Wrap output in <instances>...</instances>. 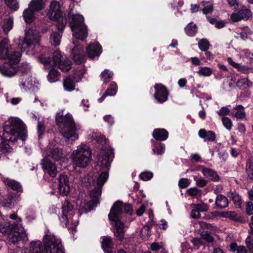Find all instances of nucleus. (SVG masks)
<instances>
[{
    "label": "nucleus",
    "mask_w": 253,
    "mask_h": 253,
    "mask_svg": "<svg viewBox=\"0 0 253 253\" xmlns=\"http://www.w3.org/2000/svg\"><path fill=\"white\" fill-rule=\"evenodd\" d=\"M3 136H0V151L3 153L12 151L11 145L20 139L24 141L27 137V127L18 118H12L5 121L3 126Z\"/></svg>",
    "instance_id": "obj_1"
},
{
    "label": "nucleus",
    "mask_w": 253,
    "mask_h": 253,
    "mask_svg": "<svg viewBox=\"0 0 253 253\" xmlns=\"http://www.w3.org/2000/svg\"><path fill=\"white\" fill-rule=\"evenodd\" d=\"M9 42L5 38L0 41V73L4 77L11 78L17 73L21 53L13 50Z\"/></svg>",
    "instance_id": "obj_2"
},
{
    "label": "nucleus",
    "mask_w": 253,
    "mask_h": 253,
    "mask_svg": "<svg viewBox=\"0 0 253 253\" xmlns=\"http://www.w3.org/2000/svg\"><path fill=\"white\" fill-rule=\"evenodd\" d=\"M39 59L45 68L50 69L47 79L51 83L57 82L60 76V73L54 68L58 67L63 72H67L71 68V62L67 58H63L59 50L55 51L51 58L49 54H42L39 57Z\"/></svg>",
    "instance_id": "obj_3"
},
{
    "label": "nucleus",
    "mask_w": 253,
    "mask_h": 253,
    "mask_svg": "<svg viewBox=\"0 0 253 253\" xmlns=\"http://www.w3.org/2000/svg\"><path fill=\"white\" fill-rule=\"evenodd\" d=\"M40 33L36 29H29L25 31V38L19 37L14 40V42L21 52L26 51L28 55H36L39 51H43L42 54L49 53V49L39 45Z\"/></svg>",
    "instance_id": "obj_4"
},
{
    "label": "nucleus",
    "mask_w": 253,
    "mask_h": 253,
    "mask_svg": "<svg viewBox=\"0 0 253 253\" xmlns=\"http://www.w3.org/2000/svg\"><path fill=\"white\" fill-rule=\"evenodd\" d=\"M44 157L42 160V168L44 172V176H49L52 178L56 176L57 172L55 164L48 160L51 158L55 161L60 160L63 157L62 149L56 140L50 141L46 149L42 151Z\"/></svg>",
    "instance_id": "obj_5"
},
{
    "label": "nucleus",
    "mask_w": 253,
    "mask_h": 253,
    "mask_svg": "<svg viewBox=\"0 0 253 253\" xmlns=\"http://www.w3.org/2000/svg\"><path fill=\"white\" fill-rule=\"evenodd\" d=\"M98 142L102 145L98 156L97 166L103 170L97 178V186L102 188L109 177L108 171L112 160L113 150L106 144V140L103 135L99 136Z\"/></svg>",
    "instance_id": "obj_6"
},
{
    "label": "nucleus",
    "mask_w": 253,
    "mask_h": 253,
    "mask_svg": "<svg viewBox=\"0 0 253 253\" xmlns=\"http://www.w3.org/2000/svg\"><path fill=\"white\" fill-rule=\"evenodd\" d=\"M132 211V208L130 204H123L120 201L115 202L110 210L108 217L111 223L115 226V236L120 240L123 239L124 234V224L122 220L124 215V212L131 214Z\"/></svg>",
    "instance_id": "obj_7"
},
{
    "label": "nucleus",
    "mask_w": 253,
    "mask_h": 253,
    "mask_svg": "<svg viewBox=\"0 0 253 253\" xmlns=\"http://www.w3.org/2000/svg\"><path fill=\"white\" fill-rule=\"evenodd\" d=\"M56 121L62 135L66 139L75 141L78 139V130L81 126L75 124L72 116L67 113L64 115L63 110L57 112Z\"/></svg>",
    "instance_id": "obj_8"
},
{
    "label": "nucleus",
    "mask_w": 253,
    "mask_h": 253,
    "mask_svg": "<svg viewBox=\"0 0 253 253\" xmlns=\"http://www.w3.org/2000/svg\"><path fill=\"white\" fill-rule=\"evenodd\" d=\"M9 217L12 219H17L18 223H10L9 221L3 220V222L0 224V232L7 236L9 241L15 244L22 240L25 241L27 240L26 233L23 231H20V223L22 221L20 217H18L17 214L13 213L10 215Z\"/></svg>",
    "instance_id": "obj_9"
},
{
    "label": "nucleus",
    "mask_w": 253,
    "mask_h": 253,
    "mask_svg": "<svg viewBox=\"0 0 253 253\" xmlns=\"http://www.w3.org/2000/svg\"><path fill=\"white\" fill-rule=\"evenodd\" d=\"M73 166L85 168L91 160V151L90 147L84 143L78 145L71 155Z\"/></svg>",
    "instance_id": "obj_10"
},
{
    "label": "nucleus",
    "mask_w": 253,
    "mask_h": 253,
    "mask_svg": "<svg viewBox=\"0 0 253 253\" xmlns=\"http://www.w3.org/2000/svg\"><path fill=\"white\" fill-rule=\"evenodd\" d=\"M73 209L72 204L68 200H65L62 203V213L59 219L66 227L74 229L78 224L80 213L77 212L76 214V211Z\"/></svg>",
    "instance_id": "obj_11"
},
{
    "label": "nucleus",
    "mask_w": 253,
    "mask_h": 253,
    "mask_svg": "<svg viewBox=\"0 0 253 253\" xmlns=\"http://www.w3.org/2000/svg\"><path fill=\"white\" fill-rule=\"evenodd\" d=\"M70 26L73 36L77 39L84 40L87 36V26L84 24V18L81 14L73 15L69 17Z\"/></svg>",
    "instance_id": "obj_12"
},
{
    "label": "nucleus",
    "mask_w": 253,
    "mask_h": 253,
    "mask_svg": "<svg viewBox=\"0 0 253 253\" xmlns=\"http://www.w3.org/2000/svg\"><path fill=\"white\" fill-rule=\"evenodd\" d=\"M102 188L97 186L89 192L91 200L86 201L82 198H78L76 203L79 209L82 212H87L93 209L94 206L98 203V199L101 196Z\"/></svg>",
    "instance_id": "obj_13"
},
{
    "label": "nucleus",
    "mask_w": 253,
    "mask_h": 253,
    "mask_svg": "<svg viewBox=\"0 0 253 253\" xmlns=\"http://www.w3.org/2000/svg\"><path fill=\"white\" fill-rule=\"evenodd\" d=\"M43 242L47 245L48 253H64L61 241L48 230L43 237Z\"/></svg>",
    "instance_id": "obj_14"
},
{
    "label": "nucleus",
    "mask_w": 253,
    "mask_h": 253,
    "mask_svg": "<svg viewBox=\"0 0 253 253\" xmlns=\"http://www.w3.org/2000/svg\"><path fill=\"white\" fill-rule=\"evenodd\" d=\"M48 18L52 20L61 22V20L66 17L63 16V13L60 9V3L57 1H52L50 5V9L47 13Z\"/></svg>",
    "instance_id": "obj_15"
},
{
    "label": "nucleus",
    "mask_w": 253,
    "mask_h": 253,
    "mask_svg": "<svg viewBox=\"0 0 253 253\" xmlns=\"http://www.w3.org/2000/svg\"><path fill=\"white\" fill-rule=\"evenodd\" d=\"M67 23L66 18H63L61 22H58L56 26L58 29L57 32H53L51 34L50 41L52 44L54 46L59 45L61 41L63 31Z\"/></svg>",
    "instance_id": "obj_16"
},
{
    "label": "nucleus",
    "mask_w": 253,
    "mask_h": 253,
    "mask_svg": "<svg viewBox=\"0 0 253 253\" xmlns=\"http://www.w3.org/2000/svg\"><path fill=\"white\" fill-rule=\"evenodd\" d=\"M155 92L154 96L159 103H164L168 100L169 92L166 87L160 84H156L154 86Z\"/></svg>",
    "instance_id": "obj_17"
},
{
    "label": "nucleus",
    "mask_w": 253,
    "mask_h": 253,
    "mask_svg": "<svg viewBox=\"0 0 253 253\" xmlns=\"http://www.w3.org/2000/svg\"><path fill=\"white\" fill-rule=\"evenodd\" d=\"M58 189L60 194L67 196L70 191V186L68 176L65 174H60L58 178Z\"/></svg>",
    "instance_id": "obj_18"
},
{
    "label": "nucleus",
    "mask_w": 253,
    "mask_h": 253,
    "mask_svg": "<svg viewBox=\"0 0 253 253\" xmlns=\"http://www.w3.org/2000/svg\"><path fill=\"white\" fill-rule=\"evenodd\" d=\"M37 84L38 81L32 75L22 77L19 79V86L24 91L32 89Z\"/></svg>",
    "instance_id": "obj_19"
},
{
    "label": "nucleus",
    "mask_w": 253,
    "mask_h": 253,
    "mask_svg": "<svg viewBox=\"0 0 253 253\" xmlns=\"http://www.w3.org/2000/svg\"><path fill=\"white\" fill-rule=\"evenodd\" d=\"M73 44L75 45L72 50L73 59L78 64H81L85 59L84 48L77 44V41H73Z\"/></svg>",
    "instance_id": "obj_20"
},
{
    "label": "nucleus",
    "mask_w": 253,
    "mask_h": 253,
    "mask_svg": "<svg viewBox=\"0 0 253 253\" xmlns=\"http://www.w3.org/2000/svg\"><path fill=\"white\" fill-rule=\"evenodd\" d=\"M88 56L90 58L93 59L98 57L102 52V47L98 42L90 44L86 48Z\"/></svg>",
    "instance_id": "obj_21"
},
{
    "label": "nucleus",
    "mask_w": 253,
    "mask_h": 253,
    "mask_svg": "<svg viewBox=\"0 0 253 253\" xmlns=\"http://www.w3.org/2000/svg\"><path fill=\"white\" fill-rule=\"evenodd\" d=\"M201 171L204 176L210 180L214 182L219 180V176L217 172L211 168L202 167Z\"/></svg>",
    "instance_id": "obj_22"
},
{
    "label": "nucleus",
    "mask_w": 253,
    "mask_h": 253,
    "mask_svg": "<svg viewBox=\"0 0 253 253\" xmlns=\"http://www.w3.org/2000/svg\"><path fill=\"white\" fill-rule=\"evenodd\" d=\"M17 73L21 78L32 75L31 65L27 62L21 63L19 66L17 65Z\"/></svg>",
    "instance_id": "obj_23"
},
{
    "label": "nucleus",
    "mask_w": 253,
    "mask_h": 253,
    "mask_svg": "<svg viewBox=\"0 0 253 253\" xmlns=\"http://www.w3.org/2000/svg\"><path fill=\"white\" fill-rule=\"evenodd\" d=\"M3 181L6 185L17 193H22L23 192L22 187L19 182L8 178H4Z\"/></svg>",
    "instance_id": "obj_24"
},
{
    "label": "nucleus",
    "mask_w": 253,
    "mask_h": 253,
    "mask_svg": "<svg viewBox=\"0 0 253 253\" xmlns=\"http://www.w3.org/2000/svg\"><path fill=\"white\" fill-rule=\"evenodd\" d=\"M152 135L153 138L157 140L165 141L168 138L169 133L164 128H156L154 130Z\"/></svg>",
    "instance_id": "obj_25"
},
{
    "label": "nucleus",
    "mask_w": 253,
    "mask_h": 253,
    "mask_svg": "<svg viewBox=\"0 0 253 253\" xmlns=\"http://www.w3.org/2000/svg\"><path fill=\"white\" fill-rule=\"evenodd\" d=\"M85 73L86 69L84 66L80 65L76 67L73 70V80L77 83L79 82Z\"/></svg>",
    "instance_id": "obj_26"
},
{
    "label": "nucleus",
    "mask_w": 253,
    "mask_h": 253,
    "mask_svg": "<svg viewBox=\"0 0 253 253\" xmlns=\"http://www.w3.org/2000/svg\"><path fill=\"white\" fill-rule=\"evenodd\" d=\"M152 144V154L156 155H162L164 154L166 149L165 145L159 142L156 143L154 140H151Z\"/></svg>",
    "instance_id": "obj_27"
},
{
    "label": "nucleus",
    "mask_w": 253,
    "mask_h": 253,
    "mask_svg": "<svg viewBox=\"0 0 253 253\" xmlns=\"http://www.w3.org/2000/svg\"><path fill=\"white\" fill-rule=\"evenodd\" d=\"M198 134L200 137L205 139V141L212 142L215 139V133L211 130L207 131L205 129H201L199 131Z\"/></svg>",
    "instance_id": "obj_28"
},
{
    "label": "nucleus",
    "mask_w": 253,
    "mask_h": 253,
    "mask_svg": "<svg viewBox=\"0 0 253 253\" xmlns=\"http://www.w3.org/2000/svg\"><path fill=\"white\" fill-rule=\"evenodd\" d=\"M102 241L101 242V247L105 253H111L113 244L112 239L109 236H104L101 237Z\"/></svg>",
    "instance_id": "obj_29"
},
{
    "label": "nucleus",
    "mask_w": 253,
    "mask_h": 253,
    "mask_svg": "<svg viewBox=\"0 0 253 253\" xmlns=\"http://www.w3.org/2000/svg\"><path fill=\"white\" fill-rule=\"evenodd\" d=\"M46 0H32L29 4V7L34 11H40L45 5Z\"/></svg>",
    "instance_id": "obj_30"
},
{
    "label": "nucleus",
    "mask_w": 253,
    "mask_h": 253,
    "mask_svg": "<svg viewBox=\"0 0 253 253\" xmlns=\"http://www.w3.org/2000/svg\"><path fill=\"white\" fill-rule=\"evenodd\" d=\"M227 61L230 65L238 69L239 71L242 73L247 74L249 72L250 69H251L250 68L246 66L241 65V64L234 62L232 58L231 57L227 58Z\"/></svg>",
    "instance_id": "obj_31"
},
{
    "label": "nucleus",
    "mask_w": 253,
    "mask_h": 253,
    "mask_svg": "<svg viewBox=\"0 0 253 253\" xmlns=\"http://www.w3.org/2000/svg\"><path fill=\"white\" fill-rule=\"evenodd\" d=\"M215 205L217 208L222 209L226 208L228 205V201L226 197L222 195L216 196Z\"/></svg>",
    "instance_id": "obj_32"
},
{
    "label": "nucleus",
    "mask_w": 253,
    "mask_h": 253,
    "mask_svg": "<svg viewBox=\"0 0 253 253\" xmlns=\"http://www.w3.org/2000/svg\"><path fill=\"white\" fill-rule=\"evenodd\" d=\"M13 26V19L10 17L4 19L3 23L1 26V28L4 34H7L12 29Z\"/></svg>",
    "instance_id": "obj_33"
},
{
    "label": "nucleus",
    "mask_w": 253,
    "mask_h": 253,
    "mask_svg": "<svg viewBox=\"0 0 253 253\" xmlns=\"http://www.w3.org/2000/svg\"><path fill=\"white\" fill-rule=\"evenodd\" d=\"M76 83L70 77H67L64 80L63 84L64 88L67 91H72L75 89V84Z\"/></svg>",
    "instance_id": "obj_34"
},
{
    "label": "nucleus",
    "mask_w": 253,
    "mask_h": 253,
    "mask_svg": "<svg viewBox=\"0 0 253 253\" xmlns=\"http://www.w3.org/2000/svg\"><path fill=\"white\" fill-rule=\"evenodd\" d=\"M252 83L246 78L239 79L236 82L237 86L240 89H245L252 86Z\"/></svg>",
    "instance_id": "obj_35"
},
{
    "label": "nucleus",
    "mask_w": 253,
    "mask_h": 253,
    "mask_svg": "<svg viewBox=\"0 0 253 253\" xmlns=\"http://www.w3.org/2000/svg\"><path fill=\"white\" fill-rule=\"evenodd\" d=\"M23 17L26 23H32L34 19V10L29 7L28 8L24 11Z\"/></svg>",
    "instance_id": "obj_36"
},
{
    "label": "nucleus",
    "mask_w": 253,
    "mask_h": 253,
    "mask_svg": "<svg viewBox=\"0 0 253 253\" xmlns=\"http://www.w3.org/2000/svg\"><path fill=\"white\" fill-rule=\"evenodd\" d=\"M17 201L15 194L11 191L8 193L7 196L3 198V203L5 205L11 206L14 204Z\"/></svg>",
    "instance_id": "obj_37"
},
{
    "label": "nucleus",
    "mask_w": 253,
    "mask_h": 253,
    "mask_svg": "<svg viewBox=\"0 0 253 253\" xmlns=\"http://www.w3.org/2000/svg\"><path fill=\"white\" fill-rule=\"evenodd\" d=\"M234 116L238 119H244L246 117V113L243 106L239 105L233 108Z\"/></svg>",
    "instance_id": "obj_38"
},
{
    "label": "nucleus",
    "mask_w": 253,
    "mask_h": 253,
    "mask_svg": "<svg viewBox=\"0 0 253 253\" xmlns=\"http://www.w3.org/2000/svg\"><path fill=\"white\" fill-rule=\"evenodd\" d=\"M186 34L190 37L194 36L197 32V27L193 22H190L184 29Z\"/></svg>",
    "instance_id": "obj_39"
},
{
    "label": "nucleus",
    "mask_w": 253,
    "mask_h": 253,
    "mask_svg": "<svg viewBox=\"0 0 253 253\" xmlns=\"http://www.w3.org/2000/svg\"><path fill=\"white\" fill-rule=\"evenodd\" d=\"M246 170L249 178L253 180V158L247 160Z\"/></svg>",
    "instance_id": "obj_40"
},
{
    "label": "nucleus",
    "mask_w": 253,
    "mask_h": 253,
    "mask_svg": "<svg viewBox=\"0 0 253 253\" xmlns=\"http://www.w3.org/2000/svg\"><path fill=\"white\" fill-rule=\"evenodd\" d=\"M197 73L199 76L210 77L213 73V70L207 66L201 67Z\"/></svg>",
    "instance_id": "obj_41"
},
{
    "label": "nucleus",
    "mask_w": 253,
    "mask_h": 253,
    "mask_svg": "<svg viewBox=\"0 0 253 253\" xmlns=\"http://www.w3.org/2000/svg\"><path fill=\"white\" fill-rule=\"evenodd\" d=\"M228 196L232 199L237 207L240 208L241 207V199L239 195L236 192L231 191L228 193Z\"/></svg>",
    "instance_id": "obj_42"
},
{
    "label": "nucleus",
    "mask_w": 253,
    "mask_h": 253,
    "mask_svg": "<svg viewBox=\"0 0 253 253\" xmlns=\"http://www.w3.org/2000/svg\"><path fill=\"white\" fill-rule=\"evenodd\" d=\"M118 90V86L117 84L113 82L111 83L110 87L106 90L105 93L107 94V96H114Z\"/></svg>",
    "instance_id": "obj_43"
},
{
    "label": "nucleus",
    "mask_w": 253,
    "mask_h": 253,
    "mask_svg": "<svg viewBox=\"0 0 253 253\" xmlns=\"http://www.w3.org/2000/svg\"><path fill=\"white\" fill-rule=\"evenodd\" d=\"M6 5L11 10L16 11L19 8V3L17 0H4Z\"/></svg>",
    "instance_id": "obj_44"
},
{
    "label": "nucleus",
    "mask_w": 253,
    "mask_h": 253,
    "mask_svg": "<svg viewBox=\"0 0 253 253\" xmlns=\"http://www.w3.org/2000/svg\"><path fill=\"white\" fill-rule=\"evenodd\" d=\"M113 73L112 71H110L108 69H105L101 73V80L104 83H107L108 81L107 79H111L113 76Z\"/></svg>",
    "instance_id": "obj_45"
},
{
    "label": "nucleus",
    "mask_w": 253,
    "mask_h": 253,
    "mask_svg": "<svg viewBox=\"0 0 253 253\" xmlns=\"http://www.w3.org/2000/svg\"><path fill=\"white\" fill-rule=\"evenodd\" d=\"M230 248L232 251H236L237 253H247V250L244 246H237V244L234 243L230 245Z\"/></svg>",
    "instance_id": "obj_46"
},
{
    "label": "nucleus",
    "mask_w": 253,
    "mask_h": 253,
    "mask_svg": "<svg viewBox=\"0 0 253 253\" xmlns=\"http://www.w3.org/2000/svg\"><path fill=\"white\" fill-rule=\"evenodd\" d=\"M207 18L208 19L209 22L211 24L214 25L215 27L218 29L222 28L225 25V23L223 21H218L215 18H210L209 17Z\"/></svg>",
    "instance_id": "obj_47"
},
{
    "label": "nucleus",
    "mask_w": 253,
    "mask_h": 253,
    "mask_svg": "<svg viewBox=\"0 0 253 253\" xmlns=\"http://www.w3.org/2000/svg\"><path fill=\"white\" fill-rule=\"evenodd\" d=\"M198 46L202 51H206L209 48L210 43L207 40L202 39L198 42Z\"/></svg>",
    "instance_id": "obj_48"
},
{
    "label": "nucleus",
    "mask_w": 253,
    "mask_h": 253,
    "mask_svg": "<svg viewBox=\"0 0 253 253\" xmlns=\"http://www.w3.org/2000/svg\"><path fill=\"white\" fill-rule=\"evenodd\" d=\"M239 12L242 20H247L252 16L251 11L247 8L240 10Z\"/></svg>",
    "instance_id": "obj_49"
},
{
    "label": "nucleus",
    "mask_w": 253,
    "mask_h": 253,
    "mask_svg": "<svg viewBox=\"0 0 253 253\" xmlns=\"http://www.w3.org/2000/svg\"><path fill=\"white\" fill-rule=\"evenodd\" d=\"M222 123L224 126L228 130H231L232 126V123L230 118L224 117L222 119Z\"/></svg>",
    "instance_id": "obj_50"
},
{
    "label": "nucleus",
    "mask_w": 253,
    "mask_h": 253,
    "mask_svg": "<svg viewBox=\"0 0 253 253\" xmlns=\"http://www.w3.org/2000/svg\"><path fill=\"white\" fill-rule=\"evenodd\" d=\"M193 178L196 184L200 187H203L207 184V181L201 177L194 176Z\"/></svg>",
    "instance_id": "obj_51"
},
{
    "label": "nucleus",
    "mask_w": 253,
    "mask_h": 253,
    "mask_svg": "<svg viewBox=\"0 0 253 253\" xmlns=\"http://www.w3.org/2000/svg\"><path fill=\"white\" fill-rule=\"evenodd\" d=\"M201 238L207 242L212 243L214 240L213 238L207 231L202 232L201 233Z\"/></svg>",
    "instance_id": "obj_52"
},
{
    "label": "nucleus",
    "mask_w": 253,
    "mask_h": 253,
    "mask_svg": "<svg viewBox=\"0 0 253 253\" xmlns=\"http://www.w3.org/2000/svg\"><path fill=\"white\" fill-rule=\"evenodd\" d=\"M204 7L202 9V11L204 14H207L212 11L213 6L211 3L210 2H206L204 4Z\"/></svg>",
    "instance_id": "obj_53"
},
{
    "label": "nucleus",
    "mask_w": 253,
    "mask_h": 253,
    "mask_svg": "<svg viewBox=\"0 0 253 253\" xmlns=\"http://www.w3.org/2000/svg\"><path fill=\"white\" fill-rule=\"evenodd\" d=\"M140 178L144 181H148L153 177V173L149 171L141 172L139 175Z\"/></svg>",
    "instance_id": "obj_54"
},
{
    "label": "nucleus",
    "mask_w": 253,
    "mask_h": 253,
    "mask_svg": "<svg viewBox=\"0 0 253 253\" xmlns=\"http://www.w3.org/2000/svg\"><path fill=\"white\" fill-rule=\"evenodd\" d=\"M5 97L6 102H10L11 104L13 105L18 104L22 100V99L20 97H14L9 99L8 98L7 94H5Z\"/></svg>",
    "instance_id": "obj_55"
},
{
    "label": "nucleus",
    "mask_w": 253,
    "mask_h": 253,
    "mask_svg": "<svg viewBox=\"0 0 253 253\" xmlns=\"http://www.w3.org/2000/svg\"><path fill=\"white\" fill-rule=\"evenodd\" d=\"M243 30V31L240 33V35L243 40H246L250 34V30L248 27H244Z\"/></svg>",
    "instance_id": "obj_56"
},
{
    "label": "nucleus",
    "mask_w": 253,
    "mask_h": 253,
    "mask_svg": "<svg viewBox=\"0 0 253 253\" xmlns=\"http://www.w3.org/2000/svg\"><path fill=\"white\" fill-rule=\"evenodd\" d=\"M187 193L192 196L195 197L201 192V190L198 189L197 187H192L187 191Z\"/></svg>",
    "instance_id": "obj_57"
},
{
    "label": "nucleus",
    "mask_w": 253,
    "mask_h": 253,
    "mask_svg": "<svg viewBox=\"0 0 253 253\" xmlns=\"http://www.w3.org/2000/svg\"><path fill=\"white\" fill-rule=\"evenodd\" d=\"M189 184V180L187 178H181L178 181V186L180 188H185Z\"/></svg>",
    "instance_id": "obj_58"
},
{
    "label": "nucleus",
    "mask_w": 253,
    "mask_h": 253,
    "mask_svg": "<svg viewBox=\"0 0 253 253\" xmlns=\"http://www.w3.org/2000/svg\"><path fill=\"white\" fill-rule=\"evenodd\" d=\"M246 244L249 250L253 253V238L248 236L246 239Z\"/></svg>",
    "instance_id": "obj_59"
},
{
    "label": "nucleus",
    "mask_w": 253,
    "mask_h": 253,
    "mask_svg": "<svg viewBox=\"0 0 253 253\" xmlns=\"http://www.w3.org/2000/svg\"><path fill=\"white\" fill-rule=\"evenodd\" d=\"M246 210L247 214L249 215L253 214V203L252 202L246 203Z\"/></svg>",
    "instance_id": "obj_60"
},
{
    "label": "nucleus",
    "mask_w": 253,
    "mask_h": 253,
    "mask_svg": "<svg viewBox=\"0 0 253 253\" xmlns=\"http://www.w3.org/2000/svg\"><path fill=\"white\" fill-rule=\"evenodd\" d=\"M38 133L39 134V138L40 139L41 135L43 133L44 131V127L43 123L40 122H38Z\"/></svg>",
    "instance_id": "obj_61"
},
{
    "label": "nucleus",
    "mask_w": 253,
    "mask_h": 253,
    "mask_svg": "<svg viewBox=\"0 0 253 253\" xmlns=\"http://www.w3.org/2000/svg\"><path fill=\"white\" fill-rule=\"evenodd\" d=\"M229 112V109L227 107H223L218 111H217V113L219 116H223L228 115Z\"/></svg>",
    "instance_id": "obj_62"
},
{
    "label": "nucleus",
    "mask_w": 253,
    "mask_h": 253,
    "mask_svg": "<svg viewBox=\"0 0 253 253\" xmlns=\"http://www.w3.org/2000/svg\"><path fill=\"white\" fill-rule=\"evenodd\" d=\"M192 207H195L200 212L206 211L207 210V207L205 204L193 205Z\"/></svg>",
    "instance_id": "obj_63"
},
{
    "label": "nucleus",
    "mask_w": 253,
    "mask_h": 253,
    "mask_svg": "<svg viewBox=\"0 0 253 253\" xmlns=\"http://www.w3.org/2000/svg\"><path fill=\"white\" fill-rule=\"evenodd\" d=\"M104 121L108 123L109 126H112L114 123V120L113 117L110 115H106L103 118Z\"/></svg>",
    "instance_id": "obj_64"
}]
</instances>
